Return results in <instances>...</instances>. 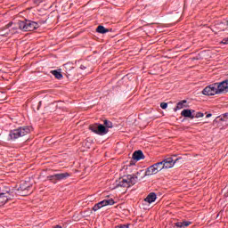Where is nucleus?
<instances>
[{
    "mask_svg": "<svg viewBox=\"0 0 228 228\" xmlns=\"http://www.w3.org/2000/svg\"><path fill=\"white\" fill-rule=\"evenodd\" d=\"M22 22L18 21L17 23L11 22L7 25L8 29H11L10 35H15L19 33V29L22 30Z\"/></svg>",
    "mask_w": 228,
    "mask_h": 228,
    "instance_id": "9",
    "label": "nucleus"
},
{
    "mask_svg": "<svg viewBox=\"0 0 228 228\" xmlns=\"http://www.w3.org/2000/svg\"><path fill=\"white\" fill-rule=\"evenodd\" d=\"M89 129L93 132L95 133L96 134H108V129H106V126L104 125H91Z\"/></svg>",
    "mask_w": 228,
    "mask_h": 228,
    "instance_id": "7",
    "label": "nucleus"
},
{
    "mask_svg": "<svg viewBox=\"0 0 228 228\" xmlns=\"http://www.w3.org/2000/svg\"><path fill=\"white\" fill-rule=\"evenodd\" d=\"M222 44H228V37L223 39Z\"/></svg>",
    "mask_w": 228,
    "mask_h": 228,
    "instance_id": "27",
    "label": "nucleus"
},
{
    "mask_svg": "<svg viewBox=\"0 0 228 228\" xmlns=\"http://www.w3.org/2000/svg\"><path fill=\"white\" fill-rule=\"evenodd\" d=\"M80 69H82V70H85V69H86L85 66H80Z\"/></svg>",
    "mask_w": 228,
    "mask_h": 228,
    "instance_id": "28",
    "label": "nucleus"
},
{
    "mask_svg": "<svg viewBox=\"0 0 228 228\" xmlns=\"http://www.w3.org/2000/svg\"><path fill=\"white\" fill-rule=\"evenodd\" d=\"M133 167H134V165H133V164H130V165H128L127 167H126V170H131V168H133Z\"/></svg>",
    "mask_w": 228,
    "mask_h": 228,
    "instance_id": "26",
    "label": "nucleus"
},
{
    "mask_svg": "<svg viewBox=\"0 0 228 228\" xmlns=\"http://www.w3.org/2000/svg\"><path fill=\"white\" fill-rule=\"evenodd\" d=\"M15 198V193L13 191H6L0 193V206H4L6 202L13 200Z\"/></svg>",
    "mask_w": 228,
    "mask_h": 228,
    "instance_id": "6",
    "label": "nucleus"
},
{
    "mask_svg": "<svg viewBox=\"0 0 228 228\" xmlns=\"http://www.w3.org/2000/svg\"><path fill=\"white\" fill-rule=\"evenodd\" d=\"M160 108H162V110H167L168 108V103L167 102L160 103Z\"/></svg>",
    "mask_w": 228,
    "mask_h": 228,
    "instance_id": "25",
    "label": "nucleus"
},
{
    "mask_svg": "<svg viewBox=\"0 0 228 228\" xmlns=\"http://www.w3.org/2000/svg\"><path fill=\"white\" fill-rule=\"evenodd\" d=\"M163 169V163L157 162L153 164L152 166H150L145 172V175H155V174H158L159 172H161Z\"/></svg>",
    "mask_w": 228,
    "mask_h": 228,
    "instance_id": "4",
    "label": "nucleus"
},
{
    "mask_svg": "<svg viewBox=\"0 0 228 228\" xmlns=\"http://www.w3.org/2000/svg\"><path fill=\"white\" fill-rule=\"evenodd\" d=\"M113 204H115V200L113 199H106L95 204L93 208V210L99 211V209L102 208L106 206H113Z\"/></svg>",
    "mask_w": 228,
    "mask_h": 228,
    "instance_id": "8",
    "label": "nucleus"
},
{
    "mask_svg": "<svg viewBox=\"0 0 228 228\" xmlns=\"http://www.w3.org/2000/svg\"><path fill=\"white\" fill-rule=\"evenodd\" d=\"M10 33H12V30L8 28V27H6L5 32L0 34V37H5V38H12V37H13V34Z\"/></svg>",
    "mask_w": 228,
    "mask_h": 228,
    "instance_id": "18",
    "label": "nucleus"
},
{
    "mask_svg": "<svg viewBox=\"0 0 228 228\" xmlns=\"http://www.w3.org/2000/svg\"><path fill=\"white\" fill-rule=\"evenodd\" d=\"M195 110H191L189 109L183 110L181 112L182 117H185L187 118H195Z\"/></svg>",
    "mask_w": 228,
    "mask_h": 228,
    "instance_id": "12",
    "label": "nucleus"
},
{
    "mask_svg": "<svg viewBox=\"0 0 228 228\" xmlns=\"http://www.w3.org/2000/svg\"><path fill=\"white\" fill-rule=\"evenodd\" d=\"M30 133H31V127L20 126L14 130H12L9 133V140H17V138L26 136V134H29Z\"/></svg>",
    "mask_w": 228,
    "mask_h": 228,
    "instance_id": "2",
    "label": "nucleus"
},
{
    "mask_svg": "<svg viewBox=\"0 0 228 228\" xmlns=\"http://www.w3.org/2000/svg\"><path fill=\"white\" fill-rule=\"evenodd\" d=\"M156 199H158V197L156 196V193L154 192H151L145 199L144 201L148 202V204H152V202L156 201Z\"/></svg>",
    "mask_w": 228,
    "mask_h": 228,
    "instance_id": "13",
    "label": "nucleus"
},
{
    "mask_svg": "<svg viewBox=\"0 0 228 228\" xmlns=\"http://www.w3.org/2000/svg\"><path fill=\"white\" fill-rule=\"evenodd\" d=\"M97 33H102V35H104V33H108V28H104V26H98L96 28Z\"/></svg>",
    "mask_w": 228,
    "mask_h": 228,
    "instance_id": "21",
    "label": "nucleus"
},
{
    "mask_svg": "<svg viewBox=\"0 0 228 228\" xmlns=\"http://www.w3.org/2000/svg\"><path fill=\"white\" fill-rule=\"evenodd\" d=\"M51 74L56 77V79H61L63 77V75L61 74V71L60 70H52Z\"/></svg>",
    "mask_w": 228,
    "mask_h": 228,
    "instance_id": "20",
    "label": "nucleus"
},
{
    "mask_svg": "<svg viewBox=\"0 0 228 228\" xmlns=\"http://www.w3.org/2000/svg\"><path fill=\"white\" fill-rule=\"evenodd\" d=\"M138 181V176L136 175H128L119 178L118 183V186L120 188H131V186H134Z\"/></svg>",
    "mask_w": 228,
    "mask_h": 228,
    "instance_id": "1",
    "label": "nucleus"
},
{
    "mask_svg": "<svg viewBox=\"0 0 228 228\" xmlns=\"http://www.w3.org/2000/svg\"><path fill=\"white\" fill-rule=\"evenodd\" d=\"M203 95H218L220 94V90L218 88V83H215L209 85L208 86L205 87L202 91Z\"/></svg>",
    "mask_w": 228,
    "mask_h": 228,
    "instance_id": "3",
    "label": "nucleus"
},
{
    "mask_svg": "<svg viewBox=\"0 0 228 228\" xmlns=\"http://www.w3.org/2000/svg\"><path fill=\"white\" fill-rule=\"evenodd\" d=\"M104 126H106V127H113V124L109 121V120H104Z\"/></svg>",
    "mask_w": 228,
    "mask_h": 228,
    "instance_id": "23",
    "label": "nucleus"
},
{
    "mask_svg": "<svg viewBox=\"0 0 228 228\" xmlns=\"http://www.w3.org/2000/svg\"><path fill=\"white\" fill-rule=\"evenodd\" d=\"M57 180L58 181H63V179H67V177H69L70 175L69 173H61V174H56Z\"/></svg>",
    "mask_w": 228,
    "mask_h": 228,
    "instance_id": "19",
    "label": "nucleus"
},
{
    "mask_svg": "<svg viewBox=\"0 0 228 228\" xmlns=\"http://www.w3.org/2000/svg\"><path fill=\"white\" fill-rule=\"evenodd\" d=\"M35 29H38V23L29 20L21 21V31H35Z\"/></svg>",
    "mask_w": 228,
    "mask_h": 228,
    "instance_id": "5",
    "label": "nucleus"
},
{
    "mask_svg": "<svg viewBox=\"0 0 228 228\" xmlns=\"http://www.w3.org/2000/svg\"><path fill=\"white\" fill-rule=\"evenodd\" d=\"M219 88V94H227L228 93V80H224L221 83H217Z\"/></svg>",
    "mask_w": 228,
    "mask_h": 228,
    "instance_id": "11",
    "label": "nucleus"
},
{
    "mask_svg": "<svg viewBox=\"0 0 228 228\" xmlns=\"http://www.w3.org/2000/svg\"><path fill=\"white\" fill-rule=\"evenodd\" d=\"M47 179L48 181H51V183H53V184H56L58 183V178L56 174L47 176Z\"/></svg>",
    "mask_w": 228,
    "mask_h": 228,
    "instance_id": "22",
    "label": "nucleus"
},
{
    "mask_svg": "<svg viewBox=\"0 0 228 228\" xmlns=\"http://www.w3.org/2000/svg\"><path fill=\"white\" fill-rule=\"evenodd\" d=\"M209 117H211V114L207 115V118H209Z\"/></svg>",
    "mask_w": 228,
    "mask_h": 228,
    "instance_id": "30",
    "label": "nucleus"
},
{
    "mask_svg": "<svg viewBox=\"0 0 228 228\" xmlns=\"http://www.w3.org/2000/svg\"><path fill=\"white\" fill-rule=\"evenodd\" d=\"M31 188V184L28 183V182H23L20 185V190L21 191H29V189Z\"/></svg>",
    "mask_w": 228,
    "mask_h": 228,
    "instance_id": "16",
    "label": "nucleus"
},
{
    "mask_svg": "<svg viewBox=\"0 0 228 228\" xmlns=\"http://www.w3.org/2000/svg\"><path fill=\"white\" fill-rule=\"evenodd\" d=\"M204 117V114L202 112H197L194 114V118H202Z\"/></svg>",
    "mask_w": 228,
    "mask_h": 228,
    "instance_id": "24",
    "label": "nucleus"
},
{
    "mask_svg": "<svg viewBox=\"0 0 228 228\" xmlns=\"http://www.w3.org/2000/svg\"><path fill=\"white\" fill-rule=\"evenodd\" d=\"M190 225H191V222L190 221H182L175 223V226L177 228H186Z\"/></svg>",
    "mask_w": 228,
    "mask_h": 228,
    "instance_id": "14",
    "label": "nucleus"
},
{
    "mask_svg": "<svg viewBox=\"0 0 228 228\" xmlns=\"http://www.w3.org/2000/svg\"><path fill=\"white\" fill-rule=\"evenodd\" d=\"M145 156H143V152L142 151H134L133 154V159H135V161H140V159H143Z\"/></svg>",
    "mask_w": 228,
    "mask_h": 228,
    "instance_id": "15",
    "label": "nucleus"
},
{
    "mask_svg": "<svg viewBox=\"0 0 228 228\" xmlns=\"http://www.w3.org/2000/svg\"><path fill=\"white\" fill-rule=\"evenodd\" d=\"M176 162H177V159L174 160L173 158H167V159H165L160 163H162L163 168L167 169V168H174V165H175Z\"/></svg>",
    "mask_w": 228,
    "mask_h": 228,
    "instance_id": "10",
    "label": "nucleus"
},
{
    "mask_svg": "<svg viewBox=\"0 0 228 228\" xmlns=\"http://www.w3.org/2000/svg\"><path fill=\"white\" fill-rule=\"evenodd\" d=\"M53 228H63V227H61V225H56Z\"/></svg>",
    "mask_w": 228,
    "mask_h": 228,
    "instance_id": "29",
    "label": "nucleus"
},
{
    "mask_svg": "<svg viewBox=\"0 0 228 228\" xmlns=\"http://www.w3.org/2000/svg\"><path fill=\"white\" fill-rule=\"evenodd\" d=\"M186 102H188V101H186V100H183V101L179 102L176 104V107L175 108V111H177L179 110H183V108H186V106H185Z\"/></svg>",
    "mask_w": 228,
    "mask_h": 228,
    "instance_id": "17",
    "label": "nucleus"
}]
</instances>
